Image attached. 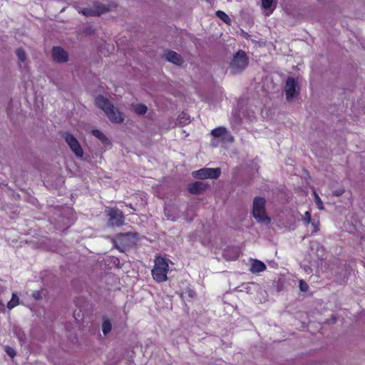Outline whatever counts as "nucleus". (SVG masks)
Here are the masks:
<instances>
[{
  "instance_id": "f257e3e1",
  "label": "nucleus",
  "mask_w": 365,
  "mask_h": 365,
  "mask_svg": "<svg viewBox=\"0 0 365 365\" xmlns=\"http://www.w3.org/2000/svg\"><path fill=\"white\" fill-rule=\"evenodd\" d=\"M96 106L102 109L110 121L120 123L123 121V114L110 103V102L102 96L96 98Z\"/></svg>"
},
{
  "instance_id": "2eb2a0df",
  "label": "nucleus",
  "mask_w": 365,
  "mask_h": 365,
  "mask_svg": "<svg viewBox=\"0 0 365 365\" xmlns=\"http://www.w3.org/2000/svg\"><path fill=\"white\" fill-rule=\"evenodd\" d=\"M92 134L100 140L103 144H107L109 143L108 139L106 136L99 130H93Z\"/></svg>"
},
{
  "instance_id": "a211bd4d",
  "label": "nucleus",
  "mask_w": 365,
  "mask_h": 365,
  "mask_svg": "<svg viewBox=\"0 0 365 365\" xmlns=\"http://www.w3.org/2000/svg\"><path fill=\"white\" fill-rule=\"evenodd\" d=\"M133 108L135 113H136L138 115H144L145 113H146L148 110L147 106L143 104L133 105Z\"/></svg>"
},
{
  "instance_id": "b1692460",
  "label": "nucleus",
  "mask_w": 365,
  "mask_h": 365,
  "mask_svg": "<svg viewBox=\"0 0 365 365\" xmlns=\"http://www.w3.org/2000/svg\"><path fill=\"white\" fill-rule=\"evenodd\" d=\"M302 220L306 225H309L312 222L311 214L309 211H307L304 213V215L302 217Z\"/></svg>"
},
{
  "instance_id": "bb28decb",
  "label": "nucleus",
  "mask_w": 365,
  "mask_h": 365,
  "mask_svg": "<svg viewBox=\"0 0 365 365\" xmlns=\"http://www.w3.org/2000/svg\"><path fill=\"white\" fill-rule=\"evenodd\" d=\"M311 225L312 227V232H317L319 230V222L318 220H312L311 222Z\"/></svg>"
},
{
  "instance_id": "423d86ee",
  "label": "nucleus",
  "mask_w": 365,
  "mask_h": 365,
  "mask_svg": "<svg viewBox=\"0 0 365 365\" xmlns=\"http://www.w3.org/2000/svg\"><path fill=\"white\" fill-rule=\"evenodd\" d=\"M220 174L221 170L219 168H204L192 172V176L195 178L199 179H217L220 177Z\"/></svg>"
},
{
  "instance_id": "393cba45",
  "label": "nucleus",
  "mask_w": 365,
  "mask_h": 365,
  "mask_svg": "<svg viewBox=\"0 0 365 365\" xmlns=\"http://www.w3.org/2000/svg\"><path fill=\"white\" fill-rule=\"evenodd\" d=\"M5 351L11 358H14L16 356V351L9 346H5Z\"/></svg>"
},
{
  "instance_id": "9d476101",
  "label": "nucleus",
  "mask_w": 365,
  "mask_h": 365,
  "mask_svg": "<svg viewBox=\"0 0 365 365\" xmlns=\"http://www.w3.org/2000/svg\"><path fill=\"white\" fill-rule=\"evenodd\" d=\"M108 11L107 8L101 4H97L94 6L93 9L91 8H86L82 11V14L84 16H99Z\"/></svg>"
},
{
  "instance_id": "4468645a",
  "label": "nucleus",
  "mask_w": 365,
  "mask_h": 365,
  "mask_svg": "<svg viewBox=\"0 0 365 365\" xmlns=\"http://www.w3.org/2000/svg\"><path fill=\"white\" fill-rule=\"evenodd\" d=\"M226 130L227 128L225 127H218L212 130L210 134L213 138H217L219 140H220Z\"/></svg>"
},
{
  "instance_id": "20e7f679",
  "label": "nucleus",
  "mask_w": 365,
  "mask_h": 365,
  "mask_svg": "<svg viewBox=\"0 0 365 365\" xmlns=\"http://www.w3.org/2000/svg\"><path fill=\"white\" fill-rule=\"evenodd\" d=\"M248 65V59L243 51H239L234 56L230 65V70L232 74H238L242 72Z\"/></svg>"
},
{
  "instance_id": "4be33fe9",
  "label": "nucleus",
  "mask_w": 365,
  "mask_h": 365,
  "mask_svg": "<svg viewBox=\"0 0 365 365\" xmlns=\"http://www.w3.org/2000/svg\"><path fill=\"white\" fill-rule=\"evenodd\" d=\"M171 211L172 210L170 207H165L164 210L165 215L168 220L175 221L178 218V214H175V215H170Z\"/></svg>"
},
{
  "instance_id": "c85d7f7f",
  "label": "nucleus",
  "mask_w": 365,
  "mask_h": 365,
  "mask_svg": "<svg viewBox=\"0 0 365 365\" xmlns=\"http://www.w3.org/2000/svg\"><path fill=\"white\" fill-rule=\"evenodd\" d=\"M344 192V189L340 188L334 191L333 194L335 196H340Z\"/></svg>"
},
{
  "instance_id": "6e6552de",
  "label": "nucleus",
  "mask_w": 365,
  "mask_h": 365,
  "mask_svg": "<svg viewBox=\"0 0 365 365\" xmlns=\"http://www.w3.org/2000/svg\"><path fill=\"white\" fill-rule=\"evenodd\" d=\"M297 85V83L294 78L289 77L287 78L285 84L284 91L286 93V98L288 101L292 99L295 96Z\"/></svg>"
},
{
  "instance_id": "ddd939ff",
  "label": "nucleus",
  "mask_w": 365,
  "mask_h": 365,
  "mask_svg": "<svg viewBox=\"0 0 365 365\" xmlns=\"http://www.w3.org/2000/svg\"><path fill=\"white\" fill-rule=\"evenodd\" d=\"M265 269L266 265L264 263L258 259L253 260L250 269V272L252 273H259L264 271Z\"/></svg>"
},
{
  "instance_id": "aec40b11",
  "label": "nucleus",
  "mask_w": 365,
  "mask_h": 365,
  "mask_svg": "<svg viewBox=\"0 0 365 365\" xmlns=\"http://www.w3.org/2000/svg\"><path fill=\"white\" fill-rule=\"evenodd\" d=\"M234 141V137L231 135V133L226 130L225 134L220 140V142L222 143H230Z\"/></svg>"
},
{
  "instance_id": "dca6fc26",
  "label": "nucleus",
  "mask_w": 365,
  "mask_h": 365,
  "mask_svg": "<svg viewBox=\"0 0 365 365\" xmlns=\"http://www.w3.org/2000/svg\"><path fill=\"white\" fill-rule=\"evenodd\" d=\"M112 329V324L110 321L108 319H103V324H102V331L103 334L106 336L108 333L110 332Z\"/></svg>"
},
{
  "instance_id": "7c9ffc66",
  "label": "nucleus",
  "mask_w": 365,
  "mask_h": 365,
  "mask_svg": "<svg viewBox=\"0 0 365 365\" xmlns=\"http://www.w3.org/2000/svg\"><path fill=\"white\" fill-rule=\"evenodd\" d=\"M4 308H5V305H4V302L1 300H0V311L3 312L4 310Z\"/></svg>"
},
{
  "instance_id": "2f4dec72",
  "label": "nucleus",
  "mask_w": 365,
  "mask_h": 365,
  "mask_svg": "<svg viewBox=\"0 0 365 365\" xmlns=\"http://www.w3.org/2000/svg\"><path fill=\"white\" fill-rule=\"evenodd\" d=\"M33 297L35 298V299H38L40 297V293L38 292H34L33 294Z\"/></svg>"
},
{
  "instance_id": "0eeeda50",
  "label": "nucleus",
  "mask_w": 365,
  "mask_h": 365,
  "mask_svg": "<svg viewBox=\"0 0 365 365\" xmlns=\"http://www.w3.org/2000/svg\"><path fill=\"white\" fill-rule=\"evenodd\" d=\"M64 139L72 152L77 158H82L84 152L78 140L71 134L66 133L63 135Z\"/></svg>"
},
{
  "instance_id": "a878e982",
  "label": "nucleus",
  "mask_w": 365,
  "mask_h": 365,
  "mask_svg": "<svg viewBox=\"0 0 365 365\" xmlns=\"http://www.w3.org/2000/svg\"><path fill=\"white\" fill-rule=\"evenodd\" d=\"M314 197H315V202L318 207L319 209L323 210V202L319 195L317 194L316 192H314Z\"/></svg>"
},
{
  "instance_id": "473e14b6",
  "label": "nucleus",
  "mask_w": 365,
  "mask_h": 365,
  "mask_svg": "<svg viewBox=\"0 0 365 365\" xmlns=\"http://www.w3.org/2000/svg\"><path fill=\"white\" fill-rule=\"evenodd\" d=\"M188 122H189V121H188V118H186V119L183 121V123H187Z\"/></svg>"
},
{
  "instance_id": "9b49d317",
  "label": "nucleus",
  "mask_w": 365,
  "mask_h": 365,
  "mask_svg": "<svg viewBox=\"0 0 365 365\" xmlns=\"http://www.w3.org/2000/svg\"><path fill=\"white\" fill-rule=\"evenodd\" d=\"M207 185L206 183L200 181H197L193 183H190L188 185V190L192 194H199L207 188Z\"/></svg>"
},
{
  "instance_id": "412c9836",
  "label": "nucleus",
  "mask_w": 365,
  "mask_h": 365,
  "mask_svg": "<svg viewBox=\"0 0 365 365\" xmlns=\"http://www.w3.org/2000/svg\"><path fill=\"white\" fill-rule=\"evenodd\" d=\"M16 56L18 57L19 61L21 63H25L26 60V54L24 49L18 48L16 51Z\"/></svg>"
},
{
  "instance_id": "f03ea898",
  "label": "nucleus",
  "mask_w": 365,
  "mask_h": 365,
  "mask_svg": "<svg viewBox=\"0 0 365 365\" xmlns=\"http://www.w3.org/2000/svg\"><path fill=\"white\" fill-rule=\"evenodd\" d=\"M169 271L168 261L162 257H156L155 259V265L152 269L153 279L158 282L167 280V274Z\"/></svg>"
},
{
  "instance_id": "1a4fd4ad",
  "label": "nucleus",
  "mask_w": 365,
  "mask_h": 365,
  "mask_svg": "<svg viewBox=\"0 0 365 365\" xmlns=\"http://www.w3.org/2000/svg\"><path fill=\"white\" fill-rule=\"evenodd\" d=\"M52 56L53 60L58 63H65L68 60V55L67 52L59 46L53 48Z\"/></svg>"
},
{
  "instance_id": "7ed1b4c3",
  "label": "nucleus",
  "mask_w": 365,
  "mask_h": 365,
  "mask_svg": "<svg viewBox=\"0 0 365 365\" xmlns=\"http://www.w3.org/2000/svg\"><path fill=\"white\" fill-rule=\"evenodd\" d=\"M252 215L259 223H270L271 219L265 215V200L263 197H256L254 199Z\"/></svg>"
},
{
  "instance_id": "c756f323",
  "label": "nucleus",
  "mask_w": 365,
  "mask_h": 365,
  "mask_svg": "<svg viewBox=\"0 0 365 365\" xmlns=\"http://www.w3.org/2000/svg\"><path fill=\"white\" fill-rule=\"evenodd\" d=\"M219 140L217 138H213V139L211 140L210 141V145L212 146V147H217L219 144Z\"/></svg>"
},
{
  "instance_id": "cd10ccee",
  "label": "nucleus",
  "mask_w": 365,
  "mask_h": 365,
  "mask_svg": "<svg viewBox=\"0 0 365 365\" xmlns=\"http://www.w3.org/2000/svg\"><path fill=\"white\" fill-rule=\"evenodd\" d=\"M299 289L302 292H307L308 290V284L302 279L299 281Z\"/></svg>"
},
{
  "instance_id": "39448f33",
  "label": "nucleus",
  "mask_w": 365,
  "mask_h": 365,
  "mask_svg": "<svg viewBox=\"0 0 365 365\" xmlns=\"http://www.w3.org/2000/svg\"><path fill=\"white\" fill-rule=\"evenodd\" d=\"M108 216V225L112 227H120L124 223V215L123 212L117 208L106 209Z\"/></svg>"
},
{
  "instance_id": "5701e85b",
  "label": "nucleus",
  "mask_w": 365,
  "mask_h": 365,
  "mask_svg": "<svg viewBox=\"0 0 365 365\" xmlns=\"http://www.w3.org/2000/svg\"><path fill=\"white\" fill-rule=\"evenodd\" d=\"M217 17L222 20L225 23H228L230 21V17L222 11H217L216 13Z\"/></svg>"
},
{
  "instance_id": "f8f14e48",
  "label": "nucleus",
  "mask_w": 365,
  "mask_h": 365,
  "mask_svg": "<svg viewBox=\"0 0 365 365\" xmlns=\"http://www.w3.org/2000/svg\"><path fill=\"white\" fill-rule=\"evenodd\" d=\"M165 58L168 61L175 65L180 66L183 63V59L181 56L173 51L167 52L165 53Z\"/></svg>"
},
{
  "instance_id": "f3484780",
  "label": "nucleus",
  "mask_w": 365,
  "mask_h": 365,
  "mask_svg": "<svg viewBox=\"0 0 365 365\" xmlns=\"http://www.w3.org/2000/svg\"><path fill=\"white\" fill-rule=\"evenodd\" d=\"M19 304V298L16 293L12 294L11 299L7 303V308L12 309Z\"/></svg>"
},
{
  "instance_id": "6ab92c4d",
  "label": "nucleus",
  "mask_w": 365,
  "mask_h": 365,
  "mask_svg": "<svg viewBox=\"0 0 365 365\" xmlns=\"http://www.w3.org/2000/svg\"><path fill=\"white\" fill-rule=\"evenodd\" d=\"M273 3L274 0H262V6L265 10L269 11V13H272L274 9Z\"/></svg>"
}]
</instances>
